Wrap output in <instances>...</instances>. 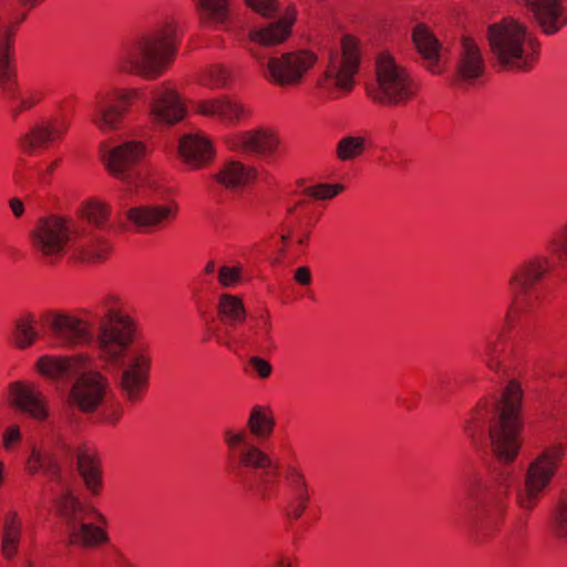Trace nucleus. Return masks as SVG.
<instances>
[{"label": "nucleus", "mask_w": 567, "mask_h": 567, "mask_svg": "<svg viewBox=\"0 0 567 567\" xmlns=\"http://www.w3.org/2000/svg\"><path fill=\"white\" fill-rule=\"evenodd\" d=\"M70 127L65 117H52L40 121L20 135L17 143L22 153L34 155L41 148L61 141Z\"/></svg>", "instance_id": "obj_18"}, {"label": "nucleus", "mask_w": 567, "mask_h": 567, "mask_svg": "<svg viewBox=\"0 0 567 567\" xmlns=\"http://www.w3.org/2000/svg\"><path fill=\"white\" fill-rule=\"evenodd\" d=\"M146 154L145 145L140 141H125L114 147L103 150V161L107 171L122 183L124 197H146V188H155L140 169V163Z\"/></svg>", "instance_id": "obj_9"}, {"label": "nucleus", "mask_w": 567, "mask_h": 567, "mask_svg": "<svg viewBox=\"0 0 567 567\" xmlns=\"http://www.w3.org/2000/svg\"><path fill=\"white\" fill-rule=\"evenodd\" d=\"M122 409H117L116 411L112 412V413H109V414H105L104 419L105 421L112 423V424H115L122 416Z\"/></svg>", "instance_id": "obj_54"}, {"label": "nucleus", "mask_w": 567, "mask_h": 567, "mask_svg": "<svg viewBox=\"0 0 567 567\" xmlns=\"http://www.w3.org/2000/svg\"><path fill=\"white\" fill-rule=\"evenodd\" d=\"M255 60L260 75L279 86H297L316 65L317 54L307 49L268 55L255 48H247Z\"/></svg>", "instance_id": "obj_10"}, {"label": "nucleus", "mask_w": 567, "mask_h": 567, "mask_svg": "<svg viewBox=\"0 0 567 567\" xmlns=\"http://www.w3.org/2000/svg\"><path fill=\"white\" fill-rule=\"evenodd\" d=\"M9 396L11 403L17 409L34 420L43 421L47 419V398L35 385L21 382L11 383L9 386Z\"/></svg>", "instance_id": "obj_26"}, {"label": "nucleus", "mask_w": 567, "mask_h": 567, "mask_svg": "<svg viewBox=\"0 0 567 567\" xmlns=\"http://www.w3.org/2000/svg\"><path fill=\"white\" fill-rule=\"evenodd\" d=\"M342 189V185L318 184L315 186L306 187L303 189V194L311 196L316 199L326 200L333 198Z\"/></svg>", "instance_id": "obj_44"}, {"label": "nucleus", "mask_w": 567, "mask_h": 567, "mask_svg": "<svg viewBox=\"0 0 567 567\" xmlns=\"http://www.w3.org/2000/svg\"><path fill=\"white\" fill-rule=\"evenodd\" d=\"M361 61L359 41L349 34L341 38L340 52L331 54L326 71L316 80L320 94L333 97L338 91H351Z\"/></svg>", "instance_id": "obj_13"}, {"label": "nucleus", "mask_w": 567, "mask_h": 567, "mask_svg": "<svg viewBox=\"0 0 567 567\" xmlns=\"http://www.w3.org/2000/svg\"><path fill=\"white\" fill-rule=\"evenodd\" d=\"M27 470L31 474L42 472L51 480L60 478V467L55 458L50 453L35 447L32 450L28 458Z\"/></svg>", "instance_id": "obj_36"}, {"label": "nucleus", "mask_w": 567, "mask_h": 567, "mask_svg": "<svg viewBox=\"0 0 567 567\" xmlns=\"http://www.w3.org/2000/svg\"><path fill=\"white\" fill-rule=\"evenodd\" d=\"M228 449L230 471L247 492L268 499L274 495L278 482V464L258 445L254 444L246 430L228 429L224 432Z\"/></svg>", "instance_id": "obj_5"}, {"label": "nucleus", "mask_w": 567, "mask_h": 567, "mask_svg": "<svg viewBox=\"0 0 567 567\" xmlns=\"http://www.w3.org/2000/svg\"><path fill=\"white\" fill-rule=\"evenodd\" d=\"M548 249L558 264H565L567 259V240L554 237L548 241Z\"/></svg>", "instance_id": "obj_48"}, {"label": "nucleus", "mask_w": 567, "mask_h": 567, "mask_svg": "<svg viewBox=\"0 0 567 567\" xmlns=\"http://www.w3.org/2000/svg\"><path fill=\"white\" fill-rule=\"evenodd\" d=\"M219 320L229 328H236L247 319V310L241 299L235 295L223 293L217 302Z\"/></svg>", "instance_id": "obj_32"}, {"label": "nucleus", "mask_w": 567, "mask_h": 567, "mask_svg": "<svg viewBox=\"0 0 567 567\" xmlns=\"http://www.w3.org/2000/svg\"><path fill=\"white\" fill-rule=\"evenodd\" d=\"M241 271L240 266H221L218 270V282L225 288L234 287L239 282Z\"/></svg>", "instance_id": "obj_45"}, {"label": "nucleus", "mask_w": 567, "mask_h": 567, "mask_svg": "<svg viewBox=\"0 0 567 567\" xmlns=\"http://www.w3.org/2000/svg\"><path fill=\"white\" fill-rule=\"evenodd\" d=\"M257 172L239 161L227 162L214 176L221 186L237 190L255 181Z\"/></svg>", "instance_id": "obj_29"}, {"label": "nucleus", "mask_w": 567, "mask_h": 567, "mask_svg": "<svg viewBox=\"0 0 567 567\" xmlns=\"http://www.w3.org/2000/svg\"><path fill=\"white\" fill-rule=\"evenodd\" d=\"M413 43L421 56L422 65L433 74L444 70L442 44L435 34L423 23L414 27Z\"/></svg>", "instance_id": "obj_25"}, {"label": "nucleus", "mask_w": 567, "mask_h": 567, "mask_svg": "<svg viewBox=\"0 0 567 567\" xmlns=\"http://www.w3.org/2000/svg\"><path fill=\"white\" fill-rule=\"evenodd\" d=\"M20 439V431L19 427L12 426L9 427L3 436L4 446L9 449L14 442H17Z\"/></svg>", "instance_id": "obj_52"}, {"label": "nucleus", "mask_w": 567, "mask_h": 567, "mask_svg": "<svg viewBox=\"0 0 567 567\" xmlns=\"http://www.w3.org/2000/svg\"><path fill=\"white\" fill-rule=\"evenodd\" d=\"M367 148V140L360 135H346L336 146V156L342 162L353 161L361 156Z\"/></svg>", "instance_id": "obj_38"}, {"label": "nucleus", "mask_w": 567, "mask_h": 567, "mask_svg": "<svg viewBox=\"0 0 567 567\" xmlns=\"http://www.w3.org/2000/svg\"><path fill=\"white\" fill-rule=\"evenodd\" d=\"M256 12L264 17H272L278 9L277 0H245Z\"/></svg>", "instance_id": "obj_46"}, {"label": "nucleus", "mask_w": 567, "mask_h": 567, "mask_svg": "<svg viewBox=\"0 0 567 567\" xmlns=\"http://www.w3.org/2000/svg\"><path fill=\"white\" fill-rule=\"evenodd\" d=\"M288 239H289V235H288V234H286V235H281V241H282L284 244H286V243L288 241Z\"/></svg>", "instance_id": "obj_63"}, {"label": "nucleus", "mask_w": 567, "mask_h": 567, "mask_svg": "<svg viewBox=\"0 0 567 567\" xmlns=\"http://www.w3.org/2000/svg\"><path fill=\"white\" fill-rule=\"evenodd\" d=\"M37 368L52 381L62 385L71 383L66 401L70 406L84 413L94 412L104 401L110 388L103 374L87 370V358L83 355H43L38 360Z\"/></svg>", "instance_id": "obj_4"}, {"label": "nucleus", "mask_w": 567, "mask_h": 567, "mask_svg": "<svg viewBox=\"0 0 567 567\" xmlns=\"http://www.w3.org/2000/svg\"><path fill=\"white\" fill-rule=\"evenodd\" d=\"M485 71V61L476 42L470 37H463L456 63V82L473 84Z\"/></svg>", "instance_id": "obj_24"}, {"label": "nucleus", "mask_w": 567, "mask_h": 567, "mask_svg": "<svg viewBox=\"0 0 567 567\" xmlns=\"http://www.w3.org/2000/svg\"><path fill=\"white\" fill-rule=\"evenodd\" d=\"M185 105L169 86L161 85L151 92L150 117L157 125H173L185 116Z\"/></svg>", "instance_id": "obj_21"}, {"label": "nucleus", "mask_w": 567, "mask_h": 567, "mask_svg": "<svg viewBox=\"0 0 567 567\" xmlns=\"http://www.w3.org/2000/svg\"><path fill=\"white\" fill-rule=\"evenodd\" d=\"M121 564L123 567H135L131 561H128L126 558H121Z\"/></svg>", "instance_id": "obj_60"}, {"label": "nucleus", "mask_w": 567, "mask_h": 567, "mask_svg": "<svg viewBox=\"0 0 567 567\" xmlns=\"http://www.w3.org/2000/svg\"><path fill=\"white\" fill-rule=\"evenodd\" d=\"M292 23L293 20L286 17L250 28L248 31V40L250 43L258 44L260 47H274L281 44L289 38Z\"/></svg>", "instance_id": "obj_28"}, {"label": "nucleus", "mask_w": 567, "mask_h": 567, "mask_svg": "<svg viewBox=\"0 0 567 567\" xmlns=\"http://www.w3.org/2000/svg\"><path fill=\"white\" fill-rule=\"evenodd\" d=\"M200 20L206 25H225L229 18V0H196Z\"/></svg>", "instance_id": "obj_33"}, {"label": "nucleus", "mask_w": 567, "mask_h": 567, "mask_svg": "<svg viewBox=\"0 0 567 567\" xmlns=\"http://www.w3.org/2000/svg\"><path fill=\"white\" fill-rule=\"evenodd\" d=\"M310 495L291 496L289 517L292 519L300 518L308 507Z\"/></svg>", "instance_id": "obj_47"}, {"label": "nucleus", "mask_w": 567, "mask_h": 567, "mask_svg": "<svg viewBox=\"0 0 567 567\" xmlns=\"http://www.w3.org/2000/svg\"><path fill=\"white\" fill-rule=\"evenodd\" d=\"M11 35L12 29L0 30V89L3 96L12 103L11 113L17 117L22 111L34 106L42 99V94L39 91H30L21 96L18 94L10 62Z\"/></svg>", "instance_id": "obj_17"}, {"label": "nucleus", "mask_w": 567, "mask_h": 567, "mask_svg": "<svg viewBox=\"0 0 567 567\" xmlns=\"http://www.w3.org/2000/svg\"><path fill=\"white\" fill-rule=\"evenodd\" d=\"M178 204L169 199L164 204H145L133 206L125 213L126 218L137 228L161 229L174 220L178 214Z\"/></svg>", "instance_id": "obj_23"}, {"label": "nucleus", "mask_w": 567, "mask_h": 567, "mask_svg": "<svg viewBox=\"0 0 567 567\" xmlns=\"http://www.w3.org/2000/svg\"><path fill=\"white\" fill-rule=\"evenodd\" d=\"M523 390L516 380H511L496 400L489 423V441L494 454L501 462L514 461L519 452Z\"/></svg>", "instance_id": "obj_6"}, {"label": "nucleus", "mask_w": 567, "mask_h": 567, "mask_svg": "<svg viewBox=\"0 0 567 567\" xmlns=\"http://www.w3.org/2000/svg\"><path fill=\"white\" fill-rule=\"evenodd\" d=\"M78 470L85 486L93 494H97L102 484L99 462L92 454L80 452L78 454Z\"/></svg>", "instance_id": "obj_34"}, {"label": "nucleus", "mask_w": 567, "mask_h": 567, "mask_svg": "<svg viewBox=\"0 0 567 567\" xmlns=\"http://www.w3.org/2000/svg\"><path fill=\"white\" fill-rule=\"evenodd\" d=\"M19 23H21V20H18V22H17L16 24L11 22V23H8V24H6V25H1V27H0V30H1V29L10 28V29H12V34H14L16 27H17ZM11 38H13V35H11ZM11 48H12V39H10V49H11Z\"/></svg>", "instance_id": "obj_56"}, {"label": "nucleus", "mask_w": 567, "mask_h": 567, "mask_svg": "<svg viewBox=\"0 0 567 567\" xmlns=\"http://www.w3.org/2000/svg\"><path fill=\"white\" fill-rule=\"evenodd\" d=\"M270 567H291L290 563L286 561L285 559H280L278 561H276L274 565H271Z\"/></svg>", "instance_id": "obj_57"}, {"label": "nucleus", "mask_w": 567, "mask_h": 567, "mask_svg": "<svg viewBox=\"0 0 567 567\" xmlns=\"http://www.w3.org/2000/svg\"><path fill=\"white\" fill-rule=\"evenodd\" d=\"M229 72L223 65L216 64L209 66L202 75L199 82L203 86L209 89L224 87L229 80Z\"/></svg>", "instance_id": "obj_42"}, {"label": "nucleus", "mask_w": 567, "mask_h": 567, "mask_svg": "<svg viewBox=\"0 0 567 567\" xmlns=\"http://www.w3.org/2000/svg\"><path fill=\"white\" fill-rule=\"evenodd\" d=\"M260 321V327L256 326L250 328L251 336L245 332L234 333L229 328H227L223 336H216V340L228 349L236 350L254 343L259 334L265 337V339H269L271 331V321L269 316H261Z\"/></svg>", "instance_id": "obj_30"}, {"label": "nucleus", "mask_w": 567, "mask_h": 567, "mask_svg": "<svg viewBox=\"0 0 567 567\" xmlns=\"http://www.w3.org/2000/svg\"><path fill=\"white\" fill-rule=\"evenodd\" d=\"M137 90L100 92L92 103L91 121L102 132L118 130L132 100L138 99Z\"/></svg>", "instance_id": "obj_16"}, {"label": "nucleus", "mask_w": 567, "mask_h": 567, "mask_svg": "<svg viewBox=\"0 0 567 567\" xmlns=\"http://www.w3.org/2000/svg\"><path fill=\"white\" fill-rule=\"evenodd\" d=\"M58 165H59V161H54V162L50 163L48 165V167L45 168V173L52 174V172L56 168Z\"/></svg>", "instance_id": "obj_59"}, {"label": "nucleus", "mask_w": 567, "mask_h": 567, "mask_svg": "<svg viewBox=\"0 0 567 567\" xmlns=\"http://www.w3.org/2000/svg\"><path fill=\"white\" fill-rule=\"evenodd\" d=\"M226 143L233 151L258 156H270L276 152L279 140L271 130L258 127L234 133L226 138Z\"/></svg>", "instance_id": "obj_22"}, {"label": "nucleus", "mask_w": 567, "mask_h": 567, "mask_svg": "<svg viewBox=\"0 0 567 567\" xmlns=\"http://www.w3.org/2000/svg\"><path fill=\"white\" fill-rule=\"evenodd\" d=\"M52 337L64 347L95 342L97 357L120 370V390L132 403L140 401L148 385L152 359L147 346L131 349L136 332L135 320L124 311L120 297L110 295L93 309L80 315L48 311L43 315Z\"/></svg>", "instance_id": "obj_1"}, {"label": "nucleus", "mask_w": 567, "mask_h": 567, "mask_svg": "<svg viewBox=\"0 0 567 567\" xmlns=\"http://www.w3.org/2000/svg\"><path fill=\"white\" fill-rule=\"evenodd\" d=\"M554 530L557 537H567V492L561 493L554 513Z\"/></svg>", "instance_id": "obj_43"}, {"label": "nucleus", "mask_w": 567, "mask_h": 567, "mask_svg": "<svg viewBox=\"0 0 567 567\" xmlns=\"http://www.w3.org/2000/svg\"><path fill=\"white\" fill-rule=\"evenodd\" d=\"M274 420L265 410L256 405L252 408L248 419V429L256 439L265 440L270 436L274 431Z\"/></svg>", "instance_id": "obj_39"}, {"label": "nucleus", "mask_w": 567, "mask_h": 567, "mask_svg": "<svg viewBox=\"0 0 567 567\" xmlns=\"http://www.w3.org/2000/svg\"><path fill=\"white\" fill-rule=\"evenodd\" d=\"M2 467H3V464L0 461V484L2 483Z\"/></svg>", "instance_id": "obj_64"}, {"label": "nucleus", "mask_w": 567, "mask_h": 567, "mask_svg": "<svg viewBox=\"0 0 567 567\" xmlns=\"http://www.w3.org/2000/svg\"><path fill=\"white\" fill-rule=\"evenodd\" d=\"M176 52L177 29L173 21H166L127 37L115 56L114 66L120 73L153 81L167 71Z\"/></svg>", "instance_id": "obj_2"}, {"label": "nucleus", "mask_w": 567, "mask_h": 567, "mask_svg": "<svg viewBox=\"0 0 567 567\" xmlns=\"http://www.w3.org/2000/svg\"><path fill=\"white\" fill-rule=\"evenodd\" d=\"M55 503L66 526L70 544L93 547L107 542V535L103 529L85 522L90 517L104 522V516L95 508L80 503L69 487H62Z\"/></svg>", "instance_id": "obj_11"}, {"label": "nucleus", "mask_w": 567, "mask_h": 567, "mask_svg": "<svg viewBox=\"0 0 567 567\" xmlns=\"http://www.w3.org/2000/svg\"><path fill=\"white\" fill-rule=\"evenodd\" d=\"M532 21L546 35L556 34L567 24L564 0H523Z\"/></svg>", "instance_id": "obj_20"}, {"label": "nucleus", "mask_w": 567, "mask_h": 567, "mask_svg": "<svg viewBox=\"0 0 567 567\" xmlns=\"http://www.w3.org/2000/svg\"><path fill=\"white\" fill-rule=\"evenodd\" d=\"M483 419L484 415L481 413V411H477L472 416V419L466 422L464 430L471 439L475 440L476 436L483 432Z\"/></svg>", "instance_id": "obj_49"}, {"label": "nucleus", "mask_w": 567, "mask_h": 567, "mask_svg": "<svg viewBox=\"0 0 567 567\" xmlns=\"http://www.w3.org/2000/svg\"><path fill=\"white\" fill-rule=\"evenodd\" d=\"M377 84L369 91L371 99L382 105H401L413 99L417 85L395 59L386 52L380 53L375 63Z\"/></svg>", "instance_id": "obj_12"}, {"label": "nucleus", "mask_w": 567, "mask_h": 567, "mask_svg": "<svg viewBox=\"0 0 567 567\" xmlns=\"http://www.w3.org/2000/svg\"><path fill=\"white\" fill-rule=\"evenodd\" d=\"M9 206L16 217H21L24 213V204L21 199L13 197L9 202Z\"/></svg>", "instance_id": "obj_53"}, {"label": "nucleus", "mask_w": 567, "mask_h": 567, "mask_svg": "<svg viewBox=\"0 0 567 567\" xmlns=\"http://www.w3.org/2000/svg\"><path fill=\"white\" fill-rule=\"evenodd\" d=\"M30 239L32 248L48 264L55 262L66 252L84 260H99L109 249L100 236L89 230L84 220L60 216L40 219L31 230Z\"/></svg>", "instance_id": "obj_3"}, {"label": "nucleus", "mask_w": 567, "mask_h": 567, "mask_svg": "<svg viewBox=\"0 0 567 567\" xmlns=\"http://www.w3.org/2000/svg\"><path fill=\"white\" fill-rule=\"evenodd\" d=\"M193 107L197 114L215 118L229 127L239 125L250 116V110L243 102L228 95L197 100Z\"/></svg>", "instance_id": "obj_19"}, {"label": "nucleus", "mask_w": 567, "mask_h": 567, "mask_svg": "<svg viewBox=\"0 0 567 567\" xmlns=\"http://www.w3.org/2000/svg\"><path fill=\"white\" fill-rule=\"evenodd\" d=\"M561 445L546 447L528 465L524 483L516 489V504L524 512H532L540 494L549 485L563 460Z\"/></svg>", "instance_id": "obj_14"}, {"label": "nucleus", "mask_w": 567, "mask_h": 567, "mask_svg": "<svg viewBox=\"0 0 567 567\" xmlns=\"http://www.w3.org/2000/svg\"><path fill=\"white\" fill-rule=\"evenodd\" d=\"M501 338V331L487 334L476 348V354L491 370L496 372L501 368V361L498 359L501 352L498 341Z\"/></svg>", "instance_id": "obj_37"}, {"label": "nucleus", "mask_w": 567, "mask_h": 567, "mask_svg": "<svg viewBox=\"0 0 567 567\" xmlns=\"http://www.w3.org/2000/svg\"><path fill=\"white\" fill-rule=\"evenodd\" d=\"M24 6L33 7L38 0H20Z\"/></svg>", "instance_id": "obj_61"}, {"label": "nucleus", "mask_w": 567, "mask_h": 567, "mask_svg": "<svg viewBox=\"0 0 567 567\" xmlns=\"http://www.w3.org/2000/svg\"><path fill=\"white\" fill-rule=\"evenodd\" d=\"M82 214L86 223L101 228L107 220L110 207L104 203L92 200L83 206Z\"/></svg>", "instance_id": "obj_41"}, {"label": "nucleus", "mask_w": 567, "mask_h": 567, "mask_svg": "<svg viewBox=\"0 0 567 567\" xmlns=\"http://www.w3.org/2000/svg\"><path fill=\"white\" fill-rule=\"evenodd\" d=\"M308 236H309V233H307V234L305 235V237L299 238V239H298V244H299V245H305V244H306V241H307Z\"/></svg>", "instance_id": "obj_62"}, {"label": "nucleus", "mask_w": 567, "mask_h": 567, "mask_svg": "<svg viewBox=\"0 0 567 567\" xmlns=\"http://www.w3.org/2000/svg\"><path fill=\"white\" fill-rule=\"evenodd\" d=\"M526 524H527L526 516L525 515H519L517 517V522H516V525H515V532H517V533L522 532L526 527Z\"/></svg>", "instance_id": "obj_55"}, {"label": "nucleus", "mask_w": 567, "mask_h": 567, "mask_svg": "<svg viewBox=\"0 0 567 567\" xmlns=\"http://www.w3.org/2000/svg\"><path fill=\"white\" fill-rule=\"evenodd\" d=\"M487 40L494 59L505 69L526 72L538 59V40L524 23L512 18L491 24Z\"/></svg>", "instance_id": "obj_7"}, {"label": "nucleus", "mask_w": 567, "mask_h": 567, "mask_svg": "<svg viewBox=\"0 0 567 567\" xmlns=\"http://www.w3.org/2000/svg\"><path fill=\"white\" fill-rule=\"evenodd\" d=\"M293 279L302 286H309L312 281L311 270L307 266L299 267L295 270Z\"/></svg>", "instance_id": "obj_51"}, {"label": "nucleus", "mask_w": 567, "mask_h": 567, "mask_svg": "<svg viewBox=\"0 0 567 567\" xmlns=\"http://www.w3.org/2000/svg\"><path fill=\"white\" fill-rule=\"evenodd\" d=\"M512 483L511 472L502 473L496 484L484 481L476 473L466 475L463 505L470 519L483 529H496L505 514Z\"/></svg>", "instance_id": "obj_8"}, {"label": "nucleus", "mask_w": 567, "mask_h": 567, "mask_svg": "<svg viewBox=\"0 0 567 567\" xmlns=\"http://www.w3.org/2000/svg\"><path fill=\"white\" fill-rule=\"evenodd\" d=\"M551 262L547 257H533L518 265L512 272L508 285L512 292V301L505 313V320H509L511 311L532 310L538 296L534 291V286L542 280Z\"/></svg>", "instance_id": "obj_15"}, {"label": "nucleus", "mask_w": 567, "mask_h": 567, "mask_svg": "<svg viewBox=\"0 0 567 567\" xmlns=\"http://www.w3.org/2000/svg\"><path fill=\"white\" fill-rule=\"evenodd\" d=\"M37 323L38 318L32 312H23L14 320L11 338L16 348L28 349L39 339Z\"/></svg>", "instance_id": "obj_31"}, {"label": "nucleus", "mask_w": 567, "mask_h": 567, "mask_svg": "<svg viewBox=\"0 0 567 567\" xmlns=\"http://www.w3.org/2000/svg\"><path fill=\"white\" fill-rule=\"evenodd\" d=\"M21 537V523L18 515L10 512L4 517L2 534V554L6 558L11 559L18 550Z\"/></svg>", "instance_id": "obj_35"}, {"label": "nucleus", "mask_w": 567, "mask_h": 567, "mask_svg": "<svg viewBox=\"0 0 567 567\" xmlns=\"http://www.w3.org/2000/svg\"><path fill=\"white\" fill-rule=\"evenodd\" d=\"M178 152L184 162L193 169L208 164L213 156L210 142L200 134H186L179 140Z\"/></svg>", "instance_id": "obj_27"}, {"label": "nucleus", "mask_w": 567, "mask_h": 567, "mask_svg": "<svg viewBox=\"0 0 567 567\" xmlns=\"http://www.w3.org/2000/svg\"><path fill=\"white\" fill-rule=\"evenodd\" d=\"M285 477L291 496L310 495L306 475L298 466L288 465Z\"/></svg>", "instance_id": "obj_40"}, {"label": "nucleus", "mask_w": 567, "mask_h": 567, "mask_svg": "<svg viewBox=\"0 0 567 567\" xmlns=\"http://www.w3.org/2000/svg\"><path fill=\"white\" fill-rule=\"evenodd\" d=\"M214 271H215V261L210 260L207 262V265L205 267V272L213 274Z\"/></svg>", "instance_id": "obj_58"}, {"label": "nucleus", "mask_w": 567, "mask_h": 567, "mask_svg": "<svg viewBox=\"0 0 567 567\" xmlns=\"http://www.w3.org/2000/svg\"><path fill=\"white\" fill-rule=\"evenodd\" d=\"M249 363L260 378L266 379L271 374V364L265 359L260 357H251Z\"/></svg>", "instance_id": "obj_50"}]
</instances>
